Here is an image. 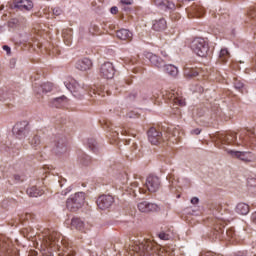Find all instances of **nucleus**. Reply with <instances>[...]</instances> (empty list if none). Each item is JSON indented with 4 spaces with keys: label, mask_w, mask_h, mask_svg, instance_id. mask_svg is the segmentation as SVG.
<instances>
[{
    "label": "nucleus",
    "mask_w": 256,
    "mask_h": 256,
    "mask_svg": "<svg viewBox=\"0 0 256 256\" xmlns=\"http://www.w3.org/2000/svg\"><path fill=\"white\" fill-rule=\"evenodd\" d=\"M133 251L139 256H159L153 247V242L151 240H144L139 244L133 246Z\"/></svg>",
    "instance_id": "f257e3e1"
},
{
    "label": "nucleus",
    "mask_w": 256,
    "mask_h": 256,
    "mask_svg": "<svg viewBox=\"0 0 256 256\" xmlns=\"http://www.w3.org/2000/svg\"><path fill=\"white\" fill-rule=\"evenodd\" d=\"M85 205V193L84 192H77L72 195L66 201V207L69 211L75 213V211H79L81 207Z\"/></svg>",
    "instance_id": "f03ea898"
},
{
    "label": "nucleus",
    "mask_w": 256,
    "mask_h": 256,
    "mask_svg": "<svg viewBox=\"0 0 256 256\" xmlns=\"http://www.w3.org/2000/svg\"><path fill=\"white\" fill-rule=\"evenodd\" d=\"M191 49L198 57H205L209 53V44L203 38H196L191 43Z\"/></svg>",
    "instance_id": "7ed1b4c3"
},
{
    "label": "nucleus",
    "mask_w": 256,
    "mask_h": 256,
    "mask_svg": "<svg viewBox=\"0 0 256 256\" xmlns=\"http://www.w3.org/2000/svg\"><path fill=\"white\" fill-rule=\"evenodd\" d=\"M65 86L67 90L74 95V97H81V95H85V87L81 86V84H79L75 79H70L68 82H65Z\"/></svg>",
    "instance_id": "20e7f679"
},
{
    "label": "nucleus",
    "mask_w": 256,
    "mask_h": 256,
    "mask_svg": "<svg viewBox=\"0 0 256 256\" xmlns=\"http://www.w3.org/2000/svg\"><path fill=\"white\" fill-rule=\"evenodd\" d=\"M13 134L18 139H25L29 135V122L21 121L16 123L13 127Z\"/></svg>",
    "instance_id": "39448f33"
},
{
    "label": "nucleus",
    "mask_w": 256,
    "mask_h": 256,
    "mask_svg": "<svg viewBox=\"0 0 256 256\" xmlns=\"http://www.w3.org/2000/svg\"><path fill=\"white\" fill-rule=\"evenodd\" d=\"M145 186L150 193H157L161 189V179L156 175H149L146 178Z\"/></svg>",
    "instance_id": "423d86ee"
},
{
    "label": "nucleus",
    "mask_w": 256,
    "mask_h": 256,
    "mask_svg": "<svg viewBox=\"0 0 256 256\" xmlns=\"http://www.w3.org/2000/svg\"><path fill=\"white\" fill-rule=\"evenodd\" d=\"M100 75L104 79H113L115 77V67L111 62H105L100 67Z\"/></svg>",
    "instance_id": "0eeeda50"
},
{
    "label": "nucleus",
    "mask_w": 256,
    "mask_h": 256,
    "mask_svg": "<svg viewBox=\"0 0 256 256\" xmlns=\"http://www.w3.org/2000/svg\"><path fill=\"white\" fill-rule=\"evenodd\" d=\"M47 247H53L57 245V247H61L63 245V238H61V233L52 232L45 238Z\"/></svg>",
    "instance_id": "6e6552de"
},
{
    "label": "nucleus",
    "mask_w": 256,
    "mask_h": 256,
    "mask_svg": "<svg viewBox=\"0 0 256 256\" xmlns=\"http://www.w3.org/2000/svg\"><path fill=\"white\" fill-rule=\"evenodd\" d=\"M148 141L152 145H159V143H163L164 141L163 134L155 128H150L148 130Z\"/></svg>",
    "instance_id": "1a4fd4ad"
},
{
    "label": "nucleus",
    "mask_w": 256,
    "mask_h": 256,
    "mask_svg": "<svg viewBox=\"0 0 256 256\" xmlns=\"http://www.w3.org/2000/svg\"><path fill=\"white\" fill-rule=\"evenodd\" d=\"M228 155H231V157H234L236 159H240V161H244V163H249L253 161V154L251 152L228 150Z\"/></svg>",
    "instance_id": "9d476101"
},
{
    "label": "nucleus",
    "mask_w": 256,
    "mask_h": 256,
    "mask_svg": "<svg viewBox=\"0 0 256 256\" xmlns=\"http://www.w3.org/2000/svg\"><path fill=\"white\" fill-rule=\"evenodd\" d=\"M113 203H115V199L111 195H102L97 199V205L102 211L109 209Z\"/></svg>",
    "instance_id": "9b49d317"
},
{
    "label": "nucleus",
    "mask_w": 256,
    "mask_h": 256,
    "mask_svg": "<svg viewBox=\"0 0 256 256\" xmlns=\"http://www.w3.org/2000/svg\"><path fill=\"white\" fill-rule=\"evenodd\" d=\"M137 207L141 213H152L153 211H157L158 209L157 204H153L147 201L139 202Z\"/></svg>",
    "instance_id": "f8f14e48"
},
{
    "label": "nucleus",
    "mask_w": 256,
    "mask_h": 256,
    "mask_svg": "<svg viewBox=\"0 0 256 256\" xmlns=\"http://www.w3.org/2000/svg\"><path fill=\"white\" fill-rule=\"evenodd\" d=\"M146 58L150 61V63L154 67H157L158 69H161V67H165V60H163L161 57L157 56L156 54L148 52L146 54Z\"/></svg>",
    "instance_id": "ddd939ff"
},
{
    "label": "nucleus",
    "mask_w": 256,
    "mask_h": 256,
    "mask_svg": "<svg viewBox=\"0 0 256 256\" xmlns=\"http://www.w3.org/2000/svg\"><path fill=\"white\" fill-rule=\"evenodd\" d=\"M218 139L221 143H224V145H231V143H235L237 134L235 132L223 133L218 136Z\"/></svg>",
    "instance_id": "4468645a"
},
{
    "label": "nucleus",
    "mask_w": 256,
    "mask_h": 256,
    "mask_svg": "<svg viewBox=\"0 0 256 256\" xmlns=\"http://www.w3.org/2000/svg\"><path fill=\"white\" fill-rule=\"evenodd\" d=\"M75 67L78 71H89L93 67V62L89 58H83L76 62Z\"/></svg>",
    "instance_id": "2eb2a0df"
},
{
    "label": "nucleus",
    "mask_w": 256,
    "mask_h": 256,
    "mask_svg": "<svg viewBox=\"0 0 256 256\" xmlns=\"http://www.w3.org/2000/svg\"><path fill=\"white\" fill-rule=\"evenodd\" d=\"M156 7H161L164 11H173L175 9V3L169 0H154Z\"/></svg>",
    "instance_id": "dca6fc26"
},
{
    "label": "nucleus",
    "mask_w": 256,
    "mask_h": 256,
    "mask_svg": "<svg viewBox=\"0 0 256 256\" xmlns=\"http://www.w3.org/2000/svg\"><path fill=\"white\" fill-rule=\"evenodd\" d=\"M16 9L20 11H31L33 9V2L31 0H20L15 4Z\"/></svg>",
    "instance_id": "f3484780"
},
{
    "label": "nucleus",
    "mask_w": 256,
    "mask_h": 256,
    "mask_svg": "<svg viewBox=\"0 0 256 256\" xmlns=\"http://www.w3.org/2000/svg\"><path fill=\"white\" fill-rule=\"evenodd\" d=\"M154 31H165L167 29V21L164 18L154 20L152 24Z\"/></svg>",
    "instance_id": "a211bd4d"
},
{
    "label": "nucleus",
    "mask_w": 256,
    "mask_h": 256,
    "mask_svg": "<svg viewBox=\"0 0 256 256\" xmlns=\"http://www.w3.org/2000/svg\"><path fill=\"white\" fill-rule=\"evenodd\" d=\"M116 36L118 39H121V41H131V39H133V33L127 29L118 30Z\"/></svg>",
    "instance_id": "6ab92c4d"
},
{
    "label": "nucleus",
    "mask_w": 256,
    "mask_h": 256,
    "mask_svg": "<svg viewBox=\"0 0 256 256\" xmlns=\"http://www.w3.org/2000/svg\"><path fill=\"white\" fill-rule=\"evenodd\" d=\"M71 228L72 229H77V231H83L85 229V222L81 220V218H72L71 220Z\"/></svg>",
    "instance_id": "aec40b11"
},
{
    "label": "nucleus",
    "mask_w": 256,
    "mask_h": 256,
    "mask_svg": "<svg viewBox=\"0 0 256 256\" xmlns=\"http://www.w3.org/2000/svg\"><path fill=\"white\" fill-rule=\"evenodd\" d=\"M205 15V9L201 6H195L192 8V12L188 14L189 17H203Z\"/></svg>",
    "instance_id": "412c9836"
},
{
    "label": "nucleus",
    "mask_w": 256,
    "mask_h": 256,
    "mask_svg": "<svg viewBox=\"0 0 256 256\" xmlns=\"http://www.w3.org/2000/svg\"><path fill=\"white\" fill-rule=\"evenodd\" d=\"M164 71L171 77H177V75L179 74V70L177 69V67L171 64H168V65L164 64Z\"/></svg>",
    "instance_id": "4be33fe9"
},
{
    "label": "nucleus",
    "mask_w": 256,
    "mask_h": 256,
    "mask_svg": "<svg viewBox=\"0 0 256 256\" xmlns=\"http://www.w3.org/2000/svg\"><path fill=\"white\" fill-rule=\"evenodd\" d=\"M236 212L239 215H247V213H249V205L245 204V203H239L236 206Z\"/></svg>",
    "instance_id": "5701e85b"
},
{
    "label": "nucleus",
    "mask_w": 256,
    "mask_h": 256,
    "mask_svg": "<svg viewBox=\"0 0 256 256\" xmlns=\"http://www.w3.org/2000/svg\"><path fill=\"white\" fill-rule=\"evenodd\" d=\"M62 37H63V39H64V43H65L66 45H70V44H71V41H72V39H73L72 30H71V29H69V30H64V31L62 32Z\"/></svg>",
    "instance_id": "b1692460"
},
{
    "label": "nucleus",
    "mask_w": 256,
    "mask_h": 256,
    "mask_svg": "<svg viewBox=\"0 0 256 256\" xmlns=\"http://www.w3.org/2000/svg\"><path fill=\"white\" fill-rule=\"evenodd\" d=\"M67 152V144L65 143V140L60 139L56 143V153H66Z\"/></svg>",
    "instance_id": "393cba45"
},
{
    "label": "nucleus",
    "mask_w": 256,
    "mask_h": 256,
    "mask_svg": "<svg viewBox=\"0 0 256 256\" xmlns=\"http://www.w3.org/2000/svg\"><path fill=\"white\" fill-rule=\"evenodd\" d=\"M26 192H27V195H29V197H39V196L43 195V192H41L39 189H37V186L28 188Z\"/></svg>",
    "instance_id": "a878e982"
},
{
    "label": "nucleus",
    "mask_w": 256,
    "mask_h": 256,
    "mask_svg": "<svg viewBox=\"0 0 256 256\" xmlns=\"http://www.w3.org/2000/svg\"><path fill=\"white\" fill-rule=\"evenodd\" d=\"M231 57V54H229V50L226 48H223L220 50L219 54V60L222 61V63H226V61Z\"/></svg>",
    "instance_id": "bb28decb"
},
{
    "label": "nucleus",
    "mask_w": 256,
    "mask_h": 256,
    "mask_svg": "<svg viewBox=\"0 0 256 256\" xmlns=\"http://www.w3.org/2000/svg\"><path fill=\"white\" fill-rule=\"evenodd\" d=\"M29 143L31 147L35 149L36 147H39V145H41V137H39L38 135H34L32 139H30Z\"/></svg>",
    "instance_id": "cd10ccee"
},
{
    "label": "nucleus",
    "mask_w": 256,
    "mask_h": 256,
    "mask_svg": "<svg viewBox=\"0 0 256 256\" xmlns=\"http://www.w3.org/2000/svg\"><path fill=\"white\" fill-rule=\"evenodd\" d=\"M41 89L43 93H51L53 91V83L46 82L41 85Z\"/></svg>",
    "instance_id": "c85d7f7f"
},
{
    "label": "nucleus",
    "mask_w": 256,
    "mask_h": 256,
    "mask_svg": "<svg viewBox=\"0 0 256 256\" xmlns=\"http://www.w3.org/2000/svg\"><path fill=\"white\" fill-rule=\"evenodd\" d=\"M88 147L94 153H97V141L93 138L88 139Z\"/></svg>",
    "instance_id": "c756f323"
},
{
    "label": "nucleus",
    "mask_w": 256,
    "mask_h": 256,
    "mask_svg": "<svg viewBox=\"0 0 256 256\" xmlns=\"http://www.w3.org/2000/svg\"><path fill=\"white\" fill-rule=\"evenodd\" d=\"M65 101H67V97L61 96L53 100V105H55V107H59V103H64Z\"/></svg>",
    "instance_id": "7c9ffc66"
},
{
    "label": "nucleus",
    "mask_w": 256,
    "mask_h": 256,
    "mask_svg": "<svg viewBox=\"0 0 256 256\" xmlns=\"http://www.w3.org/2000/svg\"><path fill=\"white\" fill-rule=\"evenodd\" d=\"M248 17H250V19L253 21V24L256 25V10H250L248 12Z\"/></svg>",
    "instance_id": "2f4dec72"
},
{
    "label": "nucleus",
    "mask_w": 256,
    "mask_h": 256,
    "mask_svg": "<svg viewBox=\"0 0 256 256\" xmlns=\"http://www.w3.org/2000/svg\"><path fill=\"white\" fill-rule=\"evenodd\" d=\"M174 103L180 105V107L185 106V100L179 97H174Z\"/></svg>",
    "instance_id": "473e14b6"
},
{
    "label": "nucleus",
    "mask_w": 256,
    "mask_h": 256,
    "mask_svg": "<svg viewBox=\"0 0 256 256\" xmlns=\"http://www.w3.org/2000/svg\"><path fill=\"white\" fill-rule=\"evenodd\" d=\"M159 239H162V241H169V234L165 232H160L158 234Z\"/></svg>",
    "instance_id": "72a5a7b5"
},
{
    "label": "nucleus",
    "mask_w": 256,
    "mask_h": 256,
    "mask_svg": "<svg viewBox=\"0 0 256 256\" xmlns=\"http://www.w3.org/2000/svg\"><path fill=\"white\" fill-rule=\"evenodd\" d=\"M52 13L55 17H59V15H61V13H63V10H61V8L56 7L52 10Z\"/></svg>",
    "instance_id": "f704fd0d"
},
{
    "label": "nucleus",
    "mask_w": 256,
    "mask_h": 256,
    "mask_svg": "<svg viewBox=\"0 0 256 256\" xmlns=\"http://www.w3.org/2000/svg\"><path fill=\"white\" fill-rule=\"evenodd\" d=\"M234 87H235V89H238V90L243 89V82H241L239 80H235Z\"/></svg>",
    "instance_id": "c9c22d12"
},
{
    "label": "nucleus",
    "mask_w": 256,
    "mask_h": 256,
    "mask_svg": "<svg viewBox=\"0 0 256 256\" xmlns=\"http://www.w3.org/2000/svg\"><path fill=\"white\" fill-rule=\"evenodd\" d=\"M187 75L188 77H197V75H199V72H197V70H191Z\"/></svg>",
    "instance_id": "e433bc0d"
},
{
    "label": "nucleus",
    "mask_w": 256,
    "mask_h": 256,
    "mask_svg": "<svg viewBox=\"0 0 256 256\" xmlns=\"http://www.w3.org/2000/svg\"><path fill=\"white\" fill-rule=\"evenodd\" d=\"M122 5H133V0H121Z\"/></svg>",
    "instance_id": "4c0bfd02"
},
{
    "label": "nucleus",
    "mask_w": 256,
    "mask_h": 256,
    "mask_svg": "<svg viewBox=\"0 0 256 256\" xmlns=\"http://www.w3.org/2000/svg\"><path fill=\"white\" fill-rule=\"evenodd\" d=\"M110 13H112V15H117V13H119V8H117L116 6L112 7L110 9Z\"/></svg>",
    "instance_id": "58836bf2"
},
{
    "label": "nucleus",
    "mask_w": 256,
    "mask_h": 256,
    "mask_svg": "<svg viewBox=\"0 0 256 256\" xmlns=\"http://www.w3.org/2000/svg\"><path fill=\"white\" fill-rule=\"evenodd\" d=\"M181 15L177 14V13H172L171 14V19H174L175 21H177V19H180Z\"/></svg>",
    "instance_id": "ea45409f"
},
{
    "label": "nucleus",
    "mask_w": 256,
    "mask_h": 256,
    "mask_svg": "<svg viewBox=\"0 0 256 256\" xmlns=\"http://www.w3.org/2000/svg\"><path fill=\"white\" fill-rule=\"evenodd\" d=\"M191 134H192V135H200V134H201V129L196 128V129H194V130L191 131Z\"/></svg>",
    "instance_id": "a19ab883"
},
{
    "label": "nucleus",
    "mask_w": 256,
    "mask_h": 256,
    "mask_svg": "<svg viewBox=\"0 0 256 256\" xmlns=\"http://www.w3.org/2000/svg\"><path fill=\"white\" fill-rule=\"evenodd\" d=\"M130 185H131V188H130V189H137V187H139V182L134 181V182H132Z\"/></svg>",
    "instance_id": "79ce46f5"
},
{
    "label": "nucleus",
    "mask_w": 256,
    "mask_h": 256,
    "mask_svg": "<svg viewBox=\"0 0 256 256\" xmlns=\"http://www.w3.org/2000/svg\"><path fill=\"white\" fill-rule=\"evenodd\" d=\"M226 235H227L228 237L233 238V235H235V232H234L233 230H227V231H226Z\"/></svg>",
    "instance_id": "37998d69"
},
{
    "label": "nucleus",
    "mask_w": 256,
    "mask_h": 256,
    "mask_svg": "<svg viewBox=\"0 0 256 256\" xmlns=\"http://www.w3.org/2000/svg\"><path fill=\"white\" fill-rule=\"evenodd\" d=\"M63 255H64V256H75V251L70 250V251H68V252H65Z\"/></svg>",
    "instance_id": "c03bdc74"
},
{
    "label": "nucleus",
    "mask_w": 256,
    "mask_h": 256,
    "mask_svg": "<svg viewBox=\"0 0 256 256\" xmlns=\"http://www.w3.org/2000/svg\"><path fill=\"white\" fill-rule=\"evenodd\" d=\"M191 203H192V205H197V203H199V198L193 197V198L191 199Z\"/></svg>",
    "instance_id": "a18cd8bd"
},
{
    "label": "nucleus",
    "mask_w": 256,
    "mask_h": 256,
    "mask_svg": "<svg viewBox=\"0 0 256 256\" xmlns=\"http://www.w3.org/2000/svg\"><path fill=\"white\" fill-rule=\"evenodd\" d=\"M200 256H215V253H213V252H205V253L201 254Z\"/></svg>",
    "instance_id": "49530a36"
},
{
    "label": "nucleus",
    "mask_w": 256,
    "mask_h": 256,
    "mask_svg": "<svg viewBox=\"0 0 256 256\" xmlns=\"http://www.w3.org/2000/svg\"><path fill=\"white\" fill-rule=\"evenodd\" d=\"M4 51H7V53H11V48L7 45L3 46Z\"/></svg>",
    "instance_id": "de8ad7c7"
},
{
    "label": "nucleus",
    "mask_w": 256,
    "mask_h": 256,
    "mask_svg": "<svg viewBox=\"0 0 256 256\" xmlns=\"http://www.w3.org/2000/svg\"><path fill=\"white\" fill-rule=\"evenodd\" d=\"M127 115H128V117H129L130 119H133V117H135V116H133V112H130V113H128Z\"/></svg>",
    "instance_id": "09e8293b"
},
{
    "label": "nucleus",
    "mask_w": 256,
    "mask_h": 256,
    "mask_svg": "<svg viewBox=\"0 0 256 256\" xmlns=\"http://www.w3.org/2000/svg\"><path fill=\"white\" fill-rule=\"evenodd\" d=\"M29 256H37V252L36 251H32L31 254H29Z\"/></svg>",
    "instance_id": "8fccbe9b"
},
{
    "label": "nucleus",
    "mask_w": 256,
    "mask_h": 256,
    "mask_svg": "<svg viewBox=\"0 0 256 256\" xmlns=\"http://www.w3.org/2000/svg\"><path fill=\"white\" fill-rule=\"evenodd\" d=\"M63 181L65 182V181H67V180H65V179L60 180V181H59L60 187H63Z\"/></svg>",
    "instance_id": "3c124183"
},
{
    "label": "nucleus",
    "mask_w": 256,
    "mask_h": 256,
    "mask_svg": "<svg viewBox=\"0 0 256 256\" xmlns=\"http://www.w3.org/2000/svg\"><path fill=\"white\" fill-rule=\"evenodd\" d=\"M138 191H139V193H142V192H143V190H142L141 188H138Z\"/></svg>",
    "instance_id": "603ef678"
},
{
    "label": "nucleus",
    "mask_w": 256,
    "mask_h": 256,
    "mask_svg": "<svg viewBox=\"0 0 256 256\" xmlns=\"http://www.w3.org/2000/svg\"><path fill=\"white\" fill-rule=\"evenodd\" d=\"M125 133H127V131H125V132L122 131V135H125Z\"/></svg>",
    "instance_id": "864d4df0"
},
{
    "label": "nucleus",
    "mask_w": 256,
    "mask_h": 256,
    "mask_svg": "<svg viewBox=\"0 0 256 256\" xmlns=\"http://www.w3.org/2000/svg\"><path fill=\"white\" fill-rule=\"evenodd\" d=\"M46 19H49V16H46Z\"/></svg>",
    "instance_id": "5fc2aeb1"
},
{
    "label": "nucleus",
    "mask_w": 256,
    "mask_h": 256,
    "mask_svg": "<svg viewBox=\"0 0 256 256\" xmlns=\"http://www.w3.org/2000/svg\"><path fill=\"white\" fill-rule=\"evenodd\" d=\"M164 57H167V54H164Z\"/></svg>",
    "instance_id": "6e6d98bb"
},
{
    "label": "nucleus",
    "mask_w": 256,
    "mask_h": 256,
    "mask_svg": "<svg viewBox=\"0 0 256 256\" xmlns=\"http://www.w3.org/2000/svg\"><path fill=\"white\" fill-rule=\"evenodd\" d=\"M15 179H19V177L16 176Z\"/></svg>",
    "instance_id": "4d7b16f0"
}]
</instances>
